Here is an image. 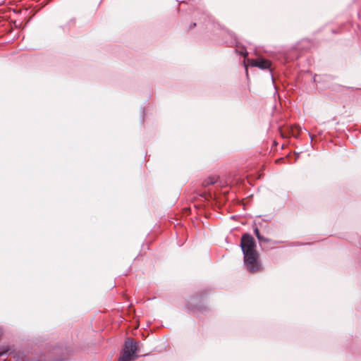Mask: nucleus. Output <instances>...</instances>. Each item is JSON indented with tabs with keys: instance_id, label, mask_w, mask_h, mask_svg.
Returning a JSON list of instances; mask_svg holds the SVG:
<instances>
[{
	"instance_id": "f257e3e1",
	"label": "nucleus",
	"mask_w": 361,
	"mask_h": 361,
	"mask_svg": "<svg viewBox=\"0 0 361 361\" xmlns=\"http://www.w3.org/2000/svg\"><path fill=\"white\" fill-rule=\"evenodd\" d=\"M240 246L244 256V263L250 273L259 271L261 264L258 261V253L255 249L256 242L254 238L249 233H244L240 240Z\"/></svg>"
},
{
	"instance_id": "f03ea898",
	"label": "nucleus",
	"mask_w": 361,
	"mask_h": 361,
	"mask_svg": "<svg viewBox=\"0 0 361 361\" xmlns=\"http://www.w3.org/2000/svg\"><path fill=\"white\" fill-rule=\"evenodd\" d=\"M140 342H133V340L127 338L118 361H131L138 357L136 353L140 352Z\"/></svg>"
},
{
	"instance_id": "7ed1b4c3",
	"label": "nucleus",
	"mask_w": 361,
	"mask_h": 361,
	"mask_svg": "<svg viewBox=\"0 0 361 361\" xmlns=\"http://www.w3.org/2000/svg\"><path fill=\"white\" fill-rule=\"evenodd\" d=\"M71 350L63 346H58L53 349V353L56 355H59L60 357L56 358L50 361H63L69 355Z\"/></svg>"
},
{
	"instance_id": "20e7f679",
	"label": "nucleus",
	"mask_w": 361,
	"mask_h": 361,
	"mask_svg": "<svg viewBox=\"0 0 361 361\" xmlns=\"http://www.w3.org/2000/svg\"><path fill=\"white\" fill-rule=\"evenodd\" d=\"M248 62L253 67H258L260 69L265 70L270 68L271 63L266 59H249Z\"/></svg>"
},
{
	"instance_id": "39448f33",
	"label": "nucleus",
	"mask_w": 361,
	"mask_h": 361,
	"mask_svg": "<svg viewBox=\"0 0 361 361\" xmlns=\"http://www.w3.org/2000/svg\"><path fill=\"white\" fill-rule=\"evenodd\" d=\"M11 348L9 345H4L0 348V357L7 353L13 355V358L16 359L17 361H23V355L20 352L13 353L11 351Z\"/></svg>"
},
{
	"instance_id": "423d86ee",
	"label": "nucleus",
	"mask_w": 361,
	"mask_h": 361,
	"mask_svg": "<svg viewBox=\"0 0 361 361\" xmlns=\"http://www.w3.org/2000/svg\"><path fill=\"white\" fill-rule=\"evenodd\" d=\"M254 233L259 242H268L269 241V239L264 238V236H262L260 234L259 231L257 227L255 228Z\"/></svg>"
},
{
	"instance_id": "0eeeda50",
	"label": "nucleus",
	"mask_w": 361,
	"mask_h": 361,
	"mask_svg": "<svg viewBox=\"0 0 361 361\" xmlns=\"http://www.w3.org/2000/svg\"><path fill=\"white\" fill-rule=\"evenodd\" d=\"M216 182V179L214 177H209L207 179L204 180L202 185L204 187H207L210 185H213Z\"/></svg>"
},
{
	"instance_id": "6e6552de",
	"label": "nucleus",
	"mask_w": 361,
	"mask_h": 361,
	"mask_svg": "<svg viewBox=\"0 0 361 361\" xmlns=\"http://www.w3.org/2000/svg\"><path fill=\"white\" fill-rule=\"evenodd\" d=\"M241 54H243L244 56H246L247 55V52H242Z\"/></svg>"
},
{
	"instance_id": "1a4fd4ad",
	"label": "nucleus",
	"mask_w": 361,
	"mask_h": 361,
	"mask_svg": "<svg viewBox=\"0 0 361 361\" xmlns=\"http://www.w3.org/2000/svg\"><path fill=\"white\" fill-rule=\"evenodd\" d=\"M297 128H298V131H300V130H301V127H299V126H298V127H297Z\"/></svg>"
},
{
	"instance_id": "9d476101",
	"label": "nucleus",
	"mask_w": 361,
	"mask_h": 361,
	"mask_svg": "<svg viewBox=\"0 0 361 361\" xmlns=\"http://www.w3.org/2000/svg\"><path fill=\"white\" fill-rule=\"evenodd\" d=\"M196 26V23H193L192 27Z\"/></svg>"
},
{
	"instance_id": "9b49d317",
	"label": "nucleus",
	"mask_w": 361,
	"mask_h": 361,
	"mask_svg": "<svg viewBox=\"0 0 361 361\" xmlns=\"http://www.w3.org/2000/svg\"><path fill=\"white\" fill-rule=\"evenodd\" d=\"M1 335H2V334H1V331H0V338L1 337Z\"/></svg>"
}]
</instances>
